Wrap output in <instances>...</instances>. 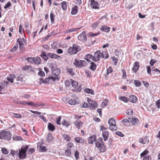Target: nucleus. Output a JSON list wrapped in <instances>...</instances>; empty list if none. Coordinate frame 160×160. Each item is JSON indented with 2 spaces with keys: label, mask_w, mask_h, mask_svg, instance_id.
<instances>
[{
  "label": "nucleus",
  "mask_w": 160,
  "mask_h": 160,
  "mask_svg": "<svg viewBox=\"0 0 160 160\" xmlns=\"http://www.w3.org/2000/svg\"><path fill=\"white\" fill-rule=\"evenodd\" d=\"M66 71L67 72L72 76H74L75 73L74 69L72 68H68Z\"/></svg>",
  "instance_id": "obj_24"
},
{
  "label": "nucleus",
  "mask_w": 160,
  "mask_h": 160,
  "mask_svg": "<svg viewBox=\"0 0 160 160\" xmlns=\"http://www.w3.org/2000/svg\"><path fill=\"white\" fill-rule=\"evenodd\" d=\"M63 137L67 141H70L71 140V138L69 135L67 134H64L63 135Z\"/></svg>",
  "instance_id": "obj_42"
},
{
  "label": "nucleus",
  "mask_w": 160,
  "mask_h": 160,
  "mask_svg": "<svg viewBox=\"0 0 160 160\" xmlns=\"http://www.w3.org/2000/svg\"><path fill=\"white\" fill-rule=\"evenodd\" d=\"M79 153L78 151H75L74 155L76 160L78 159L79 157Z\"/></svg>",
  "instance_id": "obj_59"
},
{
  "label": "nucleus",
  "mask_w": 160,
  "mask_h": 160,
  "mask_svg": "<svg viewBox=\"0 0 160 160\" xmlns=\"http://www.w3.org/2000/svg\"><path fill=\"white\" fill-rule=\"evenodd\" d=\"M12 139L15 141H21L22 140V138L20 136H13Z\"/></svg>",
  "instance_id": "obj_49"
},
{
  "label": "nucleus",
  "mask_w": 160,
  "mask_h": 160,
  "mask_svg": "<svg viewBox=\"0 0 160 160\" xmlns=\"http://www.w3.org/2000/svg\"><path fill=\"white\" fill-rule=\"evenodd\" d=\"M109 101L108 99H104L103 100L101 104V107L103 108L105 107L108 104Z\"/></svg>",
  "instance_id": "obj_30"
},
{
  "label": "nucleus",
  "mask_w": 160,
  "mask_h": 160,
  "mask_svg": "<svg viewBox=\"0 0 160 160\" xmlns=\"http://www.w3.org/2000/svg\"><path fill=\"white\" fill-rule=\"evenodd\" d=\"M84 92L88 94H91L92 95H94V93L93 90L91 89L86 88L84 90Z\"/></svg>",
  "instance_id": "obj_34"
},
{
  "label": "nucleus",
  "mask_w": 160,
  "mask_h": 160,
  "mask_svg": "<svg viewBox=\"0 0 160 160\" xmlns=\"http://www.w3.org/2000/svg\"><path fill=\"white\" fill-rule=\"evenodd\" d=\"M48 129L49 131L53 132L55 129V126L52 123L49 122L48 126Z\"/></svg>",
  "instance_id": "obj_22"
},
{
  "label": "nucleus",
  "mask_w": 160,
  "mask_h": 160,
  "mask_svg": "<svg viewBox=\"0 0 160 160\" xmlns=\"http://www.w3.org/2000/svg\"><path fill=\"white\" fill-rule=\"evenodd\" d=\"M100 34V32H98L97 33H93L92 32L89 33L88 35L89 37H93L95 36H98Z\"/></svg>",
  "instance_id": "obj_47"
},
{
  "label": "nucleus",
  "mask_w": 160,
  "mask_h": 160,
  "mask_svg": "<svg viewBox=\"0 0 160 160\" xmlns=\"http://www.w3.org/2000/svg\"><path fill=\"white\" fill-rule=\"evenodd\" d=\"M96 136L95 135H92L88 139V143L92 144L96 139Z\"/></svg>",
  "instance_id": "obj_25"
},
{
  "label": "nucleus",
  "mask_w": 160,
  "mask_h": 160,
  "mask_svg": "<svg viewBox=\"0 0 160 160\" xmlns=\"http://www.w3.org/2000/svg\"><path fill=\"white\" fill-rule=\"evenodd\" d=\"M56 80H59V79L58 78H55L50 76L44 79V81L45 82V83L49 84Z\"/></svg>",
  "instance_id": "obj_10"
},
{
  "label": "nucleus",
  "mask_w": 160,
  "mask_h": 160,
  "mask_svg": "<svg viewBox=\"0 0 160 160\" xmlns=\"http://www.w3.org/2000/svg\"><path fill=\"white\" fill-rule=\"evenodd\" d=\"M48 150L47 148L44 146H40L39 151L40 152H46Z\"/></svg>",
  "instance_id": "obj_35"
},
{
  "label": "nucleus",
  "mask_w": 160,
  "mask_h": 160,
  "mask_svg": "<svg viewBox=\"0 0 160 160\" xmlns=\"http://www.w3.org/2000/svg\"><path fill=\"white\" fill-rule=\"evenodd\" d=\"M51 21L52 23H54V21L55 15L54 13H51L50 14Z\"/></svg>",
  "instance_id": "obj_48"
},
{
  "label": "nucleus",
  "mask_w": 160,
  "mask_h": 160,
  "mask_svg": "<svg viewBox=\"0 0 160 160\" xmlns=\"http://www.w3.org/2000/svg\"><path fill=\"white\" fill-rule=\"evenodd\" d=\"M17 42L18 43L19 48L20 49H22L24 48V44H26V41L23 38H18L17 40Z\"/></svg>",
  "instance_id": "obj_11"
},
{
  "label": "nucleus",
  "mask_w": 160,
  "mask_h": 160,
  "mask_svg": "<svg viewBox=\"0 0 160 160\" xmlns=\"http://www.w3.org/2000/svg\"><path fill=\"white\" fill-rule=\"evenodd\" d=\"M12 135L9 131H2L0 132V139L9 141L11 139Z\"/></svg>",
  "instance_id": "obj_3"
},
{
  "label": "nucleus",
  "mask_w": 160,
  "mask_h": 160,
  "mask_svg": "<svg viewBox=\"0 0 160 160\" xmlns=\"http://www.w3.org/2000/svg\"><path fill=\"white\" fill-rule=\"evenodd\" d=\"M139 67V62H134L132 69L134 72H136L138 69Z\"/></svg>",
  "instance_id": "obj_17"
},
{
  "label": "nucleus",
  "mask_w": 160,
  "mask_h": 160,
  "mask_svg": "<svg viewBox=\"0 0 160 160\" xmlns=\"http://www.w3.org/2000/svg\"><path fill=\"white\" fill-rule=\"evenodd\" d=\"M38 74L39 76L42 77H44L45 75L44 72L42 71H40L38 72Z\"/></svg>",
  "instance_id": "obj_61"
},
{
  "label": "nucleus",
  "mask_w": 160,
  "mask_h": 160,
  "mask_svg": "<svg viewBox=\"0 0 160 160\" xmlns=\"http://www.w3.org/2000/svg\"><path fill=\"white\" fill-rule=\"evenodd\" d=\"M52 76L55 77V78H58L57 77L60 73V70L58 69H53L52 72Z\"/></svg>",
  "instance_id": "obj_19"
},
{
  "label": "nucleus",
  "mask_w": 160,
  "mask_h": 160,
  "mask_svg": "<svg viewBox=\"0 0 160 160\" xmlns=\"http://www.w3.org/2000/svg\"><path fill=\"white\" fill-rule=\"evenodd\" d=\"M15 78V75H10L7 77V80L8 82L9 81L11 83H12L13 82V79Z\"/></svg>",
  "instance_id": "obj_27"
},
{
  "label": "nucleus",
  "mask_w": 160,
  "mask_h": 160,
  "mask_svg": "<svg viewBox=\"0 0 160 160\" xmlns=\"http://www.w3.org/2000/svg\"><path fill=\"white\" fill-rule=\"evenodd\" d=\"M128 119L130 120V122L133 125H137L138 122H139L138 120L135 118H128Z\"/></svg>",
  "instance_id": "obj_16"
},
{
  "label": "nucleus",
  "mask_w": 160,
  "mask_h": 160,
  "mask_svg": "<svg viewBox=\"0 0 160 160\" xmlns=\"http://www.w3.org/2000/svg\"><path fill=\"white\" fill-rule=\"evenodd\" d=\"M40 56L44 60L47 61L48 59V56L43 52L41 53Z\"/></svg>",
  "instance_id": "obj_40"
},
{
  "label": "nucleus",
  "mask_w": 160,
  "mask_h": 160,
  "mask_svg": "<svg viewBox=\"0 0 160 160\" xmlns=\"http://www.w3.org/2000/svg\"><path fill=\"white\" fill-rule=\"evenodd\" d=\"M85 59L88 62L90 61L89 59H91L94 61V56L90 54H88L86 55Z\"/></svg>",
  "instance_id": "obj_28"
},
{
  "label": "nucleus",
  "mask_w": 160,
  "mask_h": 160,
  "mask_svg": "<svg viewBox=\"0 0 160 160\" xmlns=\"http://www.w3.org/2000/svg\"><path fill=\"white\" fill-rule=\"evenodd\" d=\"M31 68V67L30 66L25 65L22 69L23 70H29Z\"/></svg>",
  "instance_id": "obj_57"
},
{
  "label": "nucleus",
  "mask_w": 160,
  "mask_h": 160,
  "mask_svg": "<svg viewBox=\"0 0 160 160\" xmlns=\"http://www.w3.org/2000/svg\"><path fill=\"white\" fill-rule=\"evenodd\" d=\"M156 105L157 107L159 109L160 108V100H158L156 102Z\"/></svg>",
  "instance_id": "obj_63"
},
{
  "label": "nucleus",
  "mask_w": 160,
  "mask_h": 160,
  "mask_svg": "<svg viewBox=\"0 0 160 160\" xmlns=\"http://www.w3.org/2000/svg\"><path fill=\"white\" fill-rule=\"evenodd\" d=\"M96 68V64L93 62H91V65L90 66V68L91 70H92L93 71H95Z\"/></svg>",
  "instance_id": "obj_41"
},
{
  "label": "nucleus",
  "mask_w": 160,
  "mask_h": 160,
  "mask_svg": "<svg viewBox=\"0 0 160 160\" xmlns=\"http://www.w3.org/2000/svg\"><path fill=\"white\" fill-rule=\"evenodd\" d=\"M119 99L125 103H127L128 101V99L125 96H120L119 97Z\"/></svg>",
  "instance_id": "obj_29"
},
{
  "label": "nucleus",
  "mask_w": 160,
  "mask_h": 160,
  "mask_svg": "<svg viewBox=\"0 0 160 160\" xmlns=\"http://www.w3.org/2000/svg\"><path fill=\"white\" fill-rule=\"evenodd\" d=\"M149 151L147 150H145L140 154V157L141 158H143L146 156H150V155H147Z\"/></svg>",
  "instance_id": "obj_32"
},
{
  "label": "nucleus",
  "mask_w": 160,
  "mask_h": 160,
  "mask_svg": "<svg viewBox=\"0 0 160 160\" xmlns=\"http://www.w3.org/2000/svg\"><path fill=\"white\" fill-rule=\"evenodd\" d=\"M65 154L66 156L68 157H70L71 155V150L67 148L65 150Z\"/></svg>",
  "instance_id": "obj_39"
},
{
  "label": "nucleus",
  "mask_w": 160,
  "mask_h": 160,
  "mask_svg": "<svg viewBox=\"0 0 160 160\" xmlns=\"http://www.w3.org/2000/svg\"><path fill=\"white\" fill-rule=\"evenodd\" d=\"M82 89V88L81 87V85H80L77 88L75 89H74L73 90V91L76 92L78 93V92H80V91H81Z\"/></svg>",
  "instance_id": "obj_54"
},
{
  "label": "nucleus",
  "mask_w": 160,
  "mask_h": 160,
  "mask_svg": "<svg viewBox=\"0 0 160 160\" xmlns=\"http://www.w3.org/2000/svg\"><path fill=\"white\" fill-rule=\"evenodd\" d=\"M87 101L90 105V108L93 109H95L98 107V103L97 102L92 101L90 98H88Z\"/></svg>",
  "instance_id": "obj_7"
},
{
  "label": "nucleus",
  "mask_w": 160,
  "mask_h": 160,
  "mask_svg": "<svg viewBox=\"0 0 160 160\" xmlns=\"http://www.w3.org/2000/svg\"><path fill=\"white\" fill-rule=\"evenodd\" d=\"M73 64L76 67L80 68L85 66L87 65V63L84 60L79 61L77 59H75Z\"/></svg>",
  "instance_id": "obj_6"
},
{
  "label": "nucleus",
  "mask_w": 160,
  "mask_h": 160,
  "mask_svg": "<svg viewBox=\"0 0 160 160\" xmlns=\"http://www.w3.org/2000/svg\"><path fill=\"white\" fill-rule=\"evenodd\" d=\"M137 99V97L135 95H131L129 97L128 101L133 103H135L136 102Z\"/></svg>",
  "instance_id": "obj_20"
},
{
  "label": "nucleus",
  "mask_w": 160,
  "mask_h": 160,
  "mask_svg": "<svg viewBox=\"0 0 160 160\" xmlns=\"http://www.w3.org/2000/svg\"><path fill=\"white\" fill-rule=\"evenodd\" d=\"M96 146L101 152H104L106 150V148L103 144L102 138H99L95 142Z\"/></svg>",
  "instance_id": "obj_4"
},
{
  "label": "nucleus",
  "mask_w": 160,
  "mask_h": 160,
  "mask_svg": "<svg viewBox=\"0 0 160 160\" xmlns=\"http://www.w3.org/2000/svg\"><path fill=\"white\" fill-rule=\"evenodd\" d=\"M78 7L77 6H75L72 9L71 13L72 15H75L78 12Z\"/></svg>",
  "instance_id": "obj_26"
},
{
  "label": "nucleus",
  "mask_w": 160,
  "mask_h": 160,
  "mask_svg": "<svg viewBox=\"0 0 160 160\" xmlns=\"http://www.w3.org/2000/svg\"><path fill=\"white\" fill-rule=\"evenodd\" d=\"M75 141L78 143H82L84 142V140L82 138L80 137H76L74 138Z\"/></svg>",
  "instance_id": "obj_31"
},
{
  "label": "nucleus",
  "mask_w": 160,
  "mask_h": 160,
  "mask_svg": "<svg viewBox=\"0 0 160 160\" xmlns=\"http://www.w3.org/2000/svg\"><path fill=\"white\" fill-rule=\"evenodd\" d=\"M122 77L123 79H125L126 78L127 75L126 74V73L125 71V69H122Z\"/></svg>",
  "instance_id": "obj_51"
},
{
  "label": "nucleus",
  "mask_w": 160,
  "mask_h": 160,
  "mask_svg": "<svg viewBox=\"0 0 160 160\" xmlns=\"http://www.w3.org/2000/svg\"><path fill=\"white\" fill-rule=\"evenodd\" d=\"M41 58L38 57H37L36 58H34V63L36 64H40L41 63Z\"/></svg>",
  "instance_id": "obj_36"
},
{
  "label": "nucleus",
  "mask_w": 160,
  "mask_h": 160,
  "mask_svg": "<svg viewBox=\"0 0 160 160\" xmlns=\"http://www.w3.org/2000/svg\"><path fill=\"white\" fill-rule=\"evenodd\" d=\"M109 124V128L112 131H115L117 129V127L116 125V122L115 119L111 118H110L108 122Z\"/></svg>",
  "instance_id": "obj_5"
},
{
  "label": "nucleus",
  "mask_w": 160,
  "mask_h": 160,
  "mask_svg": "<svg viewBox=\"0 0 160 160\" xmlns=\"http://www.w3.org/2000/svg\"><path fill=\"white\" fill-rule=\"evenodd\" d=\"M62 124L63 125L66 126L67 127H68L69 125H70V123L68 121H67L66 120L63 121L62 122Z\"/></svg>",
  "instance_id": "obj_45"
},
{
  "label": "nucleus",
  "mask_w": 160,
  "mask_h": 160,
  "mask_svg": "<svg viewBox=\"0 0 160 160\" xmlns=\"http://www.w3.org/2000/svg\"><path fill=\"white\" fill-rule=\"evenodd\" d=\"M130 120L127 118H124L122 119V122L126 126L129 125L130 123Z\"/></svg>",
  "instance_id": "obj_33"
},
{
  "label": "nucleus",
  "mask_w": 160,
  "mask_h": 160,
  "mask_svg": "<svg viewBox=\"0 0 160 160\" xmlns=\"http://www.w3.org/2000/svg\"><path fill=\"white\" fill-rule=\"evenodd\" d=\"M110 28L106 25H102L100 28V30L106 32H109Z\"/></svg>",
  "instance_id": "obj_13"
},
{
  "label": "nucleus",
  "mask_w": 160,
  "mask_h": 160,
  "mask_svg": "<svg viewBox=\"0 0 160 160\" xmlns=\"http://www.w3.org/2000/svg\"><path fill=\"white\" fill-rule=\"evenodd\" d=\"M142 160H152L151 156H150L144 157L143 158Z\"/></svg>",
  "instance_id": "obj_64"
},
{
  "label": "nucleus",
  "mask_w": 160,
  "mask_h": 160,
  "mask_svg": "<svg viewBox=\"0 0 160 160\" xmlns=\"http://www.w3.org/2000/svg\"><path fill=\"white\" fill-rule=\"evenodd\" d=\"M27 60L30 62L33 63L34 60V58L32 57H28L27 58Z\"/></svg>",
  "instance_id": "obj_53"
},
{
  "label": "nucleus",
  "mask_w": 160,
  "mask_h": 160,
  "mask_svg": "<svg viewBox=\"0 0 160 160\" xmlns=\"http://www.w3.org/2000/svg\"><path fill=\"white\" fill-rule=\"evenodd\" d=\"M8 84V81L4 80L3 82H1L0 83V91H2V89H5L7 87Z\"/></svg>",
  "instance_id": "obj_12"
},
{
  "label": "nucleus",
  "mask_w": 160,
  "mask_h": 160,
  "mask_svg": "<svg viewBox=\"0 0 160 160\" xmlns=\"http://www.w3.org/2000/svg\"><path fill=\"white\" fill-rule=\"evenodd\" d=\"M81 50L80 47L76 44H73L72 47H70L68 50V52L71 55L77 54Z\"/></svg>",
  "instance_id": "obj_2"
},
{
  "label": "nucleus",
  "mask_w": 160,
  "mask_h": 160,
  "mask_svg": "<svg viewBox=\"0 0 160 160\" xmlns=\"http://www.w3.org/2000/svg\"><path fill=\"white\" fill-rule=\"evenodd\" d=\"M99 23L98 22H96L92 24V28L93 29H95L98 25Z\"/></svg>",
  "instance_id": "obj_62"
},
{
  "label": "nucleus",
  "mask_w": 160,
  "mask_h": 160,
  "mask_svg": "<svg viewBox=\"0 0 160 160\" xmlns=\"http://www.w3.org/2000/svg\"><path fill=\"white\" fill-rule=\"evenodd\" d=\"M71 82L72 86V87L74 88H76L78 85V82L72 79H71Z\"/></svg>",
  "instance_id": "obj_43"
},
{
  "label": "nucleus",
  "mask_w": 160,
  "mask_h": 160,
  "mask_svg": "<svg viewBox=\"0 0 160 160\" xmlns=\"http://www.w3.org/2000/svg\"><path fill=\"white\" fill-rule=\"evenodd\" d=\"M78 39L83 42H85L87 40V36L86 32L84 31L78 36Z\"/></svg>",
  "instance_id": "obj_8"
},
{
  "label": "nucleus",
  "mask_w": 160,
  "mask_h": 160,
  "mask_svg": "<svg viewBox=\"0 0 160 160\" xmlns=\"http://www.w3.org/2000/svg\"><path fill=\"white\" fill-rule=\"evenodd\" d=\"M134 83L137 87H140L142 84L141 82L137 80H134Z\"/></svg>",
  "instance_id": "obj_38"
},
{
  "label": "nucleus",
  "mask_w": 160,
  "mask_h": 160,
  "mask_svg": "<svg viewBox=\"0 0 160 160\" xmlns=\"http://www.w3.org/2000/svg\"><path fill=\"white\" fill-rule=\"evenodd\" d=\"M101 54H102V57L104 58L107 59L109 57V55L108 54L106 53L105 52H101Z\"/></svg>",
  "instance_id": "obj_46"
},
{
  "label": "nucleus",
  "mask_w": 160,
  "mask_h": 160,
  "mask_svg": "<svg viewBox=\"0 0 160 160\" xmlns=\"http://www.w3.org/2000/svg\"><path fill=\"white\" fill-rule=\"evenodd\" d=\"M90 5L91 7L93 9H97L99 8V4L96 1L91 2Z\"/></svg>",
  "instance_id": "obj_14"
},
{
  "label": "nucleus",
  "mask_w": 160,
  "mask_h": 160,
  "mask_svg": "<svg viewBox=\"0 0 160 160\" xmlns=\"http://www.w3.org/2000/svg\"><path fill=\"white\" fill-rule=\"evenodd\" d=\"M47 140L49 142H51L53 139V137L51 134L49 133L48 134L47 138Z\"/></svg>",
  "instance_id": "obj_50"
},
{
  "label": "nucleus",
  "mask_w": 160,
  "mask_h": 160,
  "mask_svg": "<svg viewBox=\"0 0 160 160\" xmlns=\"http://www.w3.org/2000/svg\"><path fill=\"white\" fill-rule=\"evenodd\" d=\"M113 72V69L111 67H109L107 70V74L108 75L109 73H112Z\"/></svg>",
  "instance_id": "obj_56"
},
{
  "label": "nucleus",
  "mask_w": 160,
  "mask_h": 160,
  "mask_svg": "<svg viewBox=\"0 0 160 160\" xmlns=\"http://www.w3.org/2000/svg\"><path fill=\"white\" fill-rule=\"evenodd\" d=\"M61 6L62 9L64 10H66L67 9V6L66 1H63L61 2Z\"/></svg>",
  "instance_id": "obj_37"
},
{
  "label": "nucleus",
  "mask_w": 160,
  "mask_h": 160,
  "mask_svg": "<svg viewBox=\"0 0 160 160\" xmlns=\"http://www.w3.org/2000/svg\"><path fill=\"white\" fill-rule=\"evenodd\" d=\"M74 124L76 127L78 129H79L82 127L83 123L79 120H76L74 122Z\"/></svg>",
  "instance_id": "obj_15"
},
{
  "label": "nucleus",
  "mask_w": 160,
  "mask_h": 160,
  "mask_svg": "<svg viewBox=\"0 0 160 160\" xmlns=\"http://www.w3.org/2000/svg\"><path fill=\"white\" fill-rule=\"evenodd\" d=\"M68 103L71 105H75L77 103V102L76 100L71 99L68 101Z\"/></svg>",
  "instance_id": "obj_44"
},
{
  "label": "nucleus",
  "mask_w": 160,
  "mask_h": 160,
  "mask_svg": "<svg viewBox=\"0 0 160 160\" xmlns=\"http://www.w3.org/2000/svg\"><path fill=\"white\" fill-rule=\"evenodd\" d=\"M75 28H71L66 30L65 32V33H68L69 32H75Z\"/></svg>",
  "instance_id": "obj_55"
},
{
  "label": "nucleus",
  "mask_w": 160,
  "mask_h": 160,
  "mask_svg": "<svg viewBox=\"0 0 160 160\" xmlns=\"http://www.w3.org/2000/svg\"><path fill=\"white\" fill-rule=\"evenodd\" d=\"M73 144L71 142H68L67 145V149H70L72 147H73Z\"/></svg>",
  "instance_id": "obj_60"
},
{
  "label": "nucleus",
  "mask_w": 160,
  "mask_h": 160,
  "mask_svg": "<svg viewBox=\"0 0 160 160\" xmlns=\"http://www.w3.org/2000/svg\"><path fill=\"white\" fill-rule=\"evenodd\" d=\"M13 114V117L16 118H21L22 116L20 114H17L15 113H12Z\"/></svg>",
  "instance_id": "obj_58"
},
{
  "label": "nucleus",
  "mask_w": 160,
  "mask_h": 160,
  "mask_svg": "<svg viewBox=\"0 0 160 160\" xmlns=\"http://www.w3.org/2000/svg\"><path fill=\"white\" fill-rule=\"evenodd\" d=\"M29 148L28 145H24L19 150V152L17 154L20 159H24L27 156L26 152Z\"/></svg>",
  "instance_id": "obj_1"
},
{
  "label": "nucleus",
  "mask_w": 160,
  "mask_h": 160,
  "mask_svg": "<svg viewBox=\"0 0 160 160\" xmlns=\"http://www.w3.org/2000/svg\"><path fill=\"white\" fill-rule=\"evenodd\" d=\"M148 138V136H146L144 137L143 138H140V142L142 144H145L147 142H148L149 141Z\"/></svg>",
  "instance_id": "obj_23"
},
{
  "label": "nucleus",
  "mask_w": 160,
  "mask_h": 160,
  "mask_svg": "<svg viewBox=\"0 0 160 160\" xmlns=\"http://www.w3.org/2000/svg\"><path fill=\"white\" fill-rule=\"evenodd\" d=\"M109 132L107 131H103L102 132V135L104 140L106 141L108 139L109 137Z\"/></svg>",
  "instance_id": "obj_21"
},
{
  "label": "nucleus",
  "mask_w": 160,
  "mask_h": 160,
  "mask_svg": "<svg viewBox=\"0 0 160 160\" xmlns=\"http://www.w3.org/2000/svg\"><path fill=\"white\" fill-rule=\"evenodd\" d=\"M112 61L113 62L114 65H116L118 61V59L115 57H112Z\"/></svg>",
  "instance_id": "obj_52"
},
{
  "label": "nucleus",
  "mask_w": 160,
  "mask_h": 160,
  "mask_svg": "<svg viewBox=\"0 0 160 160\" xmlns=\"http://www.w3.org/2000/svg\"><path fill=\"white\" fill-rule=\"evenodd\" d=\"M102 54L100 51H98L94 53V61L98 62L100 60V58L102 57Z\"/></svg>",
  "instance_id": "obj_9"
},
{
  "label": "nucleus",
  "mask_w": 160,
  "mask_h": 160,
  "mask_svg": "<svg viewBox=\"0 0 160 160\" xmlns=\"http://www.w3.org/2000/svg\"><path fill=\"white\" fill-rule=\"evenodd\" d=\"M47 56L50 58L52 59H57L60 58V56L52 53H48Z\"/></svg>",
  "instance_id": "obj_18"
}]
</instances>
